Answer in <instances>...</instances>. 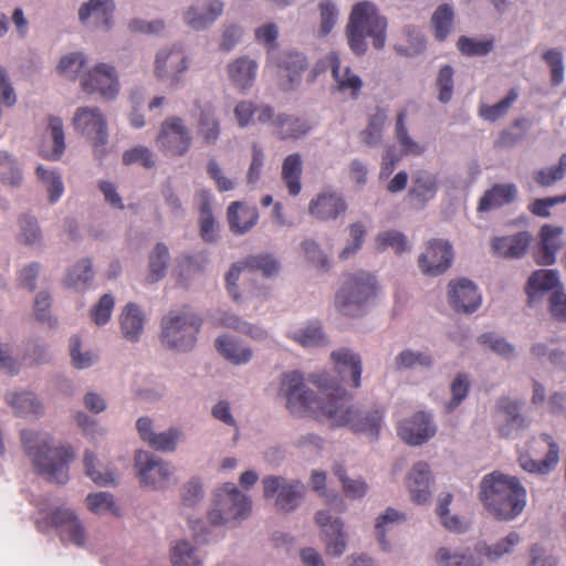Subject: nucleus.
I'll use <instances>...</instances> for the list:
<instances>
[{
  "mask_svg": "<svg viewBox=\"0 0 566 566\" xmlns=\"http://www.w3.org/2000/svg\"><path fill=\"white\" fill-rule=\"evenodd\" d=\"M81 88L86 94H97L104 101H114L120 92L115 66L109 63H96L82 75Z\"/></svg>",
  "mask_w": 566,
  "mask_h": 566,
  "instance_id": "14",
  "label": "nucleus"
},
{
  "mask_svg": "<svg viewBox=\"0 0 566 566\" xmlns=\"http://www.w3.org/2000/svg\"><path fill=\"white\" fill-rule=\"evenodd\" d=\"M308 63L306 56L297 51H284L280 54L277 66L282 77L287 78L285 90H293L302 80V74Z\"/></svg>",
  "mask_w": 566,
  "mask_h": 566,
  "instance_id": "31",
  "label": "nucleus"
},
{
  "mask_svg": "<svg viewBox=\"0 0 566 566\" xmlns=\"http://www.w3.org/2000/svg\"><path fill=\"white\" fill-rule=\"evenodd\" d=\"M83 464L85 469V474L96 484L105 486L109 484H114L117 481V475L114 471L106 470L101 472L96 469L97 457L92 451H85L83 458Z\"/></svg>",
  "mask_w": 566,
  "mask_h": 566,
  "instance_id": "59",
  "label": "nucleus"
},
{
  "mask_svg": "<svg viewBox=\"0 0 566 566\" xmlns=\"http://www.w3.org/2000/svg\"><path fill=\"white\" fill-rule=\"evenodd\" d=\"M478 343L504 359L511 360L517 357L516 348L504 337L492 333H483L478 337Z\"/></svg>",
  "mask_w": 566,
  "mask_h": 566,
  "instance_id": "54",
  "label": "nucleus"
},
{
  "mask_svg": "<svg viewBox=\"0 0 566 566\" xmlns=\"http://www.w3.org/2000/svg\"><path fill=\"white\" fill-rule=\"evenodd\" d=\"M35 523L38 530L42 533H46L50 527H54L64 545L87 548V528L76 512L70 507H57L50 515L38 518Z\"/></svg>",
  "mask_w": 566,
  "mask_h": 566,
  "instance_id": "9",
  "label": "nucleus"
},
{
  "mask_svg": "<svg viewBox=\"0 0 566 566\" xmlns=\"http://www.w3.org/2000/svg\"><path fill=\"white\" fill-rule=\"evenodd\" d=\"M274 126L281 139H297L310 130L306 120L286 114H277L274 119Z\"/></svg>",
  "mask_w": 566,
  "mask_h": 566,
  "instance_id": "48",
  "label": "nucleus"
},
{
  "mask_svg": "<svg viewBox=\"0 0 566 566\" xmlns=\"http://www.w3.org/2000/svg\"><path fill=\"white\" fill-rule=\"evenodd\" d=\"M219 354L233 365H245L253 357L252 349L230 335H221L216 339Z\"/></svg>",
  "mask_w": 566,
  "mask_h": 566,
  "instance_id": "35",
  "label": "nucleus"
},
{
  "mask_svg": "<svg viewBox=\"0 0 566 566\" xmlns=\"http://www.w3.org/2000/svg\"><path fill=\"white\" fill-rule=\"evenodd\" d=\"M313 384L328 398L323 407V418L333 427H346L357 434L377 440L384 423V409L352 402L350 395L325 374L313 376Z\"/></svg>",
  "mask_w": 566,
  "mask_h": 566,
  "instance_id": "1",
  "label": "nucleus"
},
{
  "mask_svg": "<svg viewBox=\"0 0 566 566\" xmlns=\"http://www.w3.org/2000/svg\"><path fill=\"white\" fill-rule=\"evenodd\" d=\"M74 130L85 137L98 156L104 155L108 143V123L105 114L97 106H81L72 118Z\"/></svg>",
  "mask_w": 566,
  "mask_h": 566,
  "instance_id": "12",
  "label": "nucleus"
},
{
  "mask_svg": "<svg viewBox=\"0 0 566 566\" xmlns=\"http://www.w3.org/2000/svg\"><path fill=\"white\" fill-rule=\"evenodd\" d=\"M263 496L280 513L296 511L305 496V485L298 479L270 474L262 479Z\"/></svg>",
  "mask_w": 566,
  "mask_h": 566,
  "instance_id": "10",
  "label": "nucleus"
},
{
  "mask_svg": "<svg viewBox=\"0 0 566 566\" xmlns=\"http://www.w3.org/2000/svg\"><path fill=\"white\" fill-rule=\"evenodd\" d=\"M20 438L25 454L40 475L56 484L69 481V464L75 458L71 446H54L50 433L32 429H23Z\"/></svg>",
  "mask_w": 566,
  "mask_h": 566,
  "instance_id": "2",
  "label": "nucleus"
},
{
  "mask_svg": "<svg viewBox=\"0 0 566 566\" xmlns=\"http://www.w3.org/2000/svg\"><path fill=\"white\" fill-rule=\"evenodd\" d=\"M321 392L324 399L307 388L304 375L300 370L285 371L280 378L277 397L294 416L303 417L311 413L317 418L323 417V407L328 396L322 390Z\"/></svg>",
  "mask_w": 566,
  "mask_h": 566,
  "instance_id": "6",
  "label": "nucleus"
},
{
  "mask_svg": "<svg viewBox=\"0 0 566 566\" xmlns=\"http://www.w3.org/2000/svg\"><path fill=\"white\" fill-rule=\"evenodd\" d=\"M432 474L430 467L424 461L416 462L406 476V486L412 502L426 504L430 501Z\"/></svg>",
  "mask_w": 566,
  "mask_h": 566,
  "instance_id": "26",
  "label": "nucleus"
},
{
  "mask_svg": "<svg viewBox=\"0 0 566 566\" xmlns=\"http://www.w3.org/2000/svg\"><path fill=\"white\" fill-rule=\"evenodd\" d=\"M542 60L551 70L552 85L558 86L564 82V56L559 49H549L542 54Z\"/></svg>",
  "mask_w": 566,
  "mask_h": 566,
  "instance_id": "64",
  "label": "nucleus"
},
{
  "mask_svg": "<svg viewBox=\"0 0 566 566\" xmlns=\"http://www.w3.org/2000/svg\"><path fill=\"white\" fill-rule=\"evenodd\" d=\"M48 128L52 140V149L43 153V157L56 161L62 158L66 148L63 120L57 116H50Z\"/></svg>",
  "mask_w": 566,
  "mask_h": 566,
  "instance_id": "50",
  "label": "nucleus"
},
{
  "mask_svg": "<svg viewBox=\"0 0 566 566\" xmlns=\"http://www.w3.org/2000/svg\"><path fill=\"white\" fill-rule=\"evenodd\" d=\"M114 0H87L77 11L80 22L86 28L109 31L114 24Z\"/></svg>",
  "mask_w": 566,
  "mask_h": 566,
  "instance_id": "22",
  "label": "nucleus"
},
{
  "mask_svg": "<svg viewBox=\"0 0 566 566\" xmlns=\"http://www.w3.org/2000/svg\"><path fill=\"white\" fill-rule=\"evenodd\" d=\"M559 283L558 272L555 270L535 271L528 279L527 296L531 305L535 304L539 295L555 289Z\"/></svg>",
  "mask_w": 566,
  "mask_h": 566,
  "instance_id": "40",
  "label": "nucleus"
},
{
  "mask_svg": "<svg viewBox=\"0 0 566 566\" xmlns=\"http://www.w3.org/2000/svg\"><path fill=\"white\" fill-rule=\"evenodd\" d=\"M563 229L551 224H545L541 229V249L537 254V261L544 265H551L556 261V252L560 249V235Z\"/></svg>",
  "mask_w": 566,
  "mask_h": 566,
  "instance_id": "38",
  "label": "nucleus"
},
{
  "mask_svg": "<svg viewBox=\"0 0 566 566\" xmlns=\"http://www.w3.org/2000/svg\"><path fill=\"white\" fill-rule=\"evenodd\" d=\"M184 432L177 427H170L163 432H155L148 446L160 452H174L182 440Z\"/></svg>",
  "mask_w": 566,
  "mask_h": 566,
  "instance_id": "60",
  "label": "nucleus"
},
{
  "mask_svg": "<svg viewBox=\"0 0 566 566\" xmlns=\"http://www.w3.org/2000/svg\"><path fill=\"white\" fill-rule=\"evenodd\" d=\"M170 254L165 243H157L148 256L147 282L150 284L161 281L167 273Z\"/></svg>",
  "mask_w": 566,
  "mask_h": 566,
  "instance_id": "46",
  "label": "nucleus"
},
{
  "mask_svg": "<svg viewBox=\"0 0 566 566\" xmlns=\"http://www.w3.org/2000/svg\"><path fill=\"white\" fill-rule=\"evenodd\" d=\"M4 401L17 417L36 419L44 413L41 400L33 391L27 389L8 390Z\"/></svg>",
  "mask_w": 566,
  "mask_h": 566,
  "instance_id": "27",
  "label": "nucleus"
},
{
  "mask_svg": "<svg viewBox=\"0 0 566 566\" xmlns=\"http://www.w3.org/2000/svg\"><path fill=\"white\" fill-rule=\"evenodd\" d=\"M376 293V277L366 271H357L345 276L335 294L334 306L343 316L359 317L368 311Z\"/></svg>",
  "mask_w": 566,
  "mask_h": 566,
  "instance_id": "5",
  "label": "nucleus"
},
{
  "mask_svg": "<svg viewBox=\"0 0 566 566\" xmlns=\"http://www.w3.org/2000/svg\"><path fill=\"white\" fill-rule=\"evenodd\" d=\"M24 182V171L15 155L0 149V184L4 187L19 189Z\"/></svg>",
  "mask_w": 566,
  "mask_h": 566,
  "instance_id": "37",
  "label": "nucleus"
},
{
  "mask_svg": "<svg viewBox=\"0 0 566 566\" xmlns=\"http://www.w3.org/2000/svg\"><path fill=\"white\" fill-rule=\"evenodd\" d=\"M197 134L203 145L213 146L218 143L221 125L216 111L211 107L201 109L197 123Z\"/></svg>",
  "mask_w": 566,
  "mask_h": 566,
  "instance_id": "41",
  "label": "nucleus"
},
{
  "mask_svg": "<svg viewBox=\"0 0 566 566\" xmlns=\"http://www.w3.org/2000/svg\"><path fill=\"white\" fill-rule=\"evenodd\" d=\"M17 240L25 247L42 250L45 248L44 235L35 216L22 213L18 218Z\"/></svg>",
  "mask_w": 566,
  "mask_h": 566,
  "instance_id": "32",
  "label": "nucleus"
},
{
  "mask_svg": "<svg viewBox=\"0 0 566 566\" xmlns=\"http://www.w3.org/2000/svg\"><path fill=\"white\" fill-rule=\"evenodd\" d=\"M522 403L503 397L495 405V421L500 434L504 438H514L528 427L527 419L521 412Z\"/></svg>",
  "mask_w": 566,
  "mask_h": 566,
  "instance_id": "18",
  "label": "nucleus"
},
{
  "mask_svg": "<svg viewBox=\"0 0 566 566\" xmlns=\"http://www.w3.org/2000/svg\"><path fill=\"white\" fill-rule=\"evenodd\" d=\"M347 231L348 241L338 254V258L343 261L348 260L358 253L363 248L367 233L365 224L360 221L350 223L347 227Z\"/></svg>",
  "mask_w": 566,
  "mask_h": 566,
  "instance_id": "57",
  "label": "nucleus"
},
{
  "mask_svg": "<svg viewBox=\"0 0 566 566\" xmlns=\"http://www.w3.org/2000/svg\"><path fill=\"white\" fill-rule=\"evenodd\" d=\"M251 513V500L233 483H224L214 493L208 520L214 526L235 525Z\"/></svg>",
  "mask_w": 566,
  "mask_h": 566,
  "instance_id": "8",
  "label": "nucleus"
},
{
  "mask_svg": "<svg viewBox=\"0 0 566 566\" xmlns=\"http://www.w3.org/2000/svg\"><path fill=\"white\" fill-rule=\"evenodd\" d=\"M531 241L528 232L523 231L514 235L494 238L492 241L493 251L502 256L521 258Z\"/></svg>",
  "mask_w": 566,
  "mask_h": 566,
  "instance_id": "39",
  "label": "nucleus"
},
{
  "mask_svg": "<svg viewBox=\"0 0 566 566\" xmlns=\"http://www.w3.org/2000/svg\"><path fill=\"white\" fill-rule=\"evenodd\" d=\"M436 562L439 566H481V562L469 548L441 547L436 554Z\"/></svg>",
  "mask_w": 566,
  "mask_h": 566,
  "instance_id": "47",
  "label": "nucleus"
},
{
  "mask_svg": "<svg viewBox=\"0 0 566 566\" xmlns=\"http://www.w3.org/2000/svg\"><path fill=\"white\" fill-rule=\"evenodd\" d=\"M479 497L488 512L500 521L516 518L526 505V490L518 479L497 471L483 476Z\"/></svg>",
  "mask_w": 566,
  "mask_h": 566,
  "instance_id": "3",
  "label": "nucleus"
},
{
  "mask_svg": "<svg viewBox=\"0 0 566 566\" xmlns=\"http://www.w3.org/2000/svg\"><path fill=\"white\" fill-rule=\"evenodd\" d=\"M258 70V61L248 55L235 57L226 67L229 81L240 92L251 90L256 80Z\"/></svg>",
  "mask_w": 566,
  "mask_h": 566,
  "instance_id": "28",
  "label": "nucleus"
},
{
  "mask_svg": "<svg viewBox=\"0 0 566 566\" xmlns=\"http://www.w3.org/2000/svg\"><path fill=\"white\" fill-rule=\"evenodd\" d=\"M449 303L457 312L471 314L481 305L482 296L476 285L468 279H458L449 282Z\"/></svg>",
  "mask_w": 566,
  "mask_h": 566,
  "instance_id": "23",
  "label": "nucleus"
},
{
  "mask_svg": "<svg viewBox=\"0 0 566 566\" xmlns=\"http://www.w3.org/2000/svg\"><path fill=\"white\" fill-rule=\"evenodd\" d=\"M118 321L122 336L129 343L139 342L147 322L143 308L138 304L129 302L123 307Z\"/></svg>",
  "mask_w": 566,
  "mask_h": 566,
  "instance_id": "30",
  "label": "nucleus"
},
{
  "mask_svg": "<svg viewBox=\"0 0 566 566\" xmlns=\"http://www.w3.org/2000/svg\"><path fill=\"white\" fill-rule=\"evenodd\" d=\"M521 537L516 532L509 533L505 537L493 544L480 543L475 546L476 553L484 556L489 562H496L513 552L518 545Z\"/></svg>",
  "mask_w": 566,
  "mask_h": 566,
  "instance_id": "43",
  "label": "nucleus"
},
{
  "mask_svg": "<svg viewBox=\"0 0 566 566\" xmlns=\"http://www.w3.org/2000/svg\"><path fill=\"white\" fill-rule=\"evenodd\" d=\"M302 158L294 153L289 155L282 165V179L291 196H297L302 190Z\"/></svg>",
  "mask_w": 566,
  "mask_h": 566,
  "instance_id": "49",
  "label": "nucleus"
},
{
  "mask_svg": "<svg viewBox=\"0 0 566 566\" xmlns=\"http://www.w3.org/2000/svg\"><path fill=\"white\" fill-rule=\"evenodd\" d=\"M312 489L321 496L325 497L326 503L332 510L342 513L346 510L344 500L336 493L326 489V474L322 471H313L311 474Z\"/></svg>",
  "mask_w": 566,
  "mask_h": 566,
  "instance_id": "58",
  "label": "nucleus"
},
{
  "mask_svg": "<svg viewBox=\"0 0 566 566\" xmlns=\"http://www.w3.org/2000/svg\"><path fill=\"white\" fill-rule=\"evenodd\" d=\"M387 19L380 14L374 2L356 3L346 27L349 49L358 56L364 55L368 49L366 39H370L376 50H382L387 40Z\"/></svg>",
  "mask_w": 566,
  "mask_h": 566,
  "instance_id": "4",
  "label": "nucleus"
},
{
  "mask_svg": "<svg viewBox=\"0 0 566 566\" xmlns=\"http://www.w3.org/2000/svg\"><path fill=\"white\" fill-rule=\"evenodd\" d=\"M453 258V248L449 241L432 239L427 242L424 251L419 255L418 266L424 275L438 276L452 265Z\"/></svg>",
  "mask_w": 566,
  "mask_h": 566,
  "instance_id": "17",
  "label": "nucleus"
},
{
  "mask_svg": "<svg viewBox=\"0 0 566 566\" xmlns=\"http://www.w3.org/2000/svg\"><path fill=\"white\" fill-rule=\"evenodd\" d=\"M347 209L345 197L332 189L321 191L308 203L310 216L323 222L337 220L346 213Z\"/></svg>",
  "mask_w": 566,
  "mask_h": 566,
  "instance_id": "21",
  "label": "nucleus"
},
{
  "mask_svg": "<svg viewBox=\"0 0 566 566\" xmlns=\"http://www.w3.org/2000/svg\"><path fill=\"white\" fill-rule=\"evenodd\" d=\"M538 440L548 447V451L542 461L532 459L528 454H521L518 463L521 468L533 474L546 475L552 472L559 461V447L548 433H542Z\"/></svg>",
  "mask_w": 566,
  "mask_h": 566,
  "instance_id": "29",
  "label": "nucleus"
},
{
  "mask_svg": "<svg viewBox=\"0 0 566 566\" xmlns=\"http://www.w3.org/2000/svg\"><path fill=\"white\" fill-rule=\"evenodd\" d=\"M315 522L322 530L326 554L340 557L347 547V536L340 517H333L328 511L322 510L315 514Z\"/></svg>",
  "mask_w": 566,
  "mask_h": 566,
  "instance_id": "20",
  "label": "nucleus"
},
{
  "mask_svg": "<svg viewBox=\"0 0 566 566\" xmlns=\"http://www.w3.org/2000/svg\"><path fill=\"white\" fill-rule=\"evenodd\" d=\"M201 328V318L188 311H169L160 321L159 339L164 348L176 353H189Z\"/></svg>",
  "mask_w": 566,
  "mask_h": 566,
  "instance_id": "7",
  "label": "nucleus"
},
{
  "mask_svg": "<svg viewBox=\"0 0 566 566\" xmlns=\"http://www.w3.org/2000/svg\"><path fill=\"white\" fill-rule=\"evenodd\" d=\"M223 11L222 0H197L184 10L182 20L188 28L200 32L212 27Z\"/></svg>",
  "mask_w": 566,
  "mask_h": 566,
  "instance_id": "19",
  "label": "nucleus"
},
{
  "mask_svg": "<svg viewBox=\"0 0 566 566\" xmlns=\"http://www.w3.org/2000/svg\"><path fill=\"white\" fill-rule=\"evenodd\" d=\"M86 63L87 57L83 52H69L61 56L56 65V71L62 77L76 81Z\"/></svg>",
  "mask_w": 566,
  "mask_h": 566,
  "instance_id": "52",
  "label": "nucleus"
},
{
  "mask_svg": "<svg viewBox=\"0 0 566 566\" xmlns=\"http://www.w3.org/2000/svg\"><path fill=\"white\" fill-rule=\"evenodd\" d=\"M517 196V187L514 184H495L481 197L478 210L481 212L501 208L512 203Z\"/></svg>",
  "mask_w": 566,
  "mask_h": 566,
  "instance_id": "33",
  "label": "nucleus"
},
{
  "mask_svg": "<svg viewBox=\"0 0 566 566\" xmlns=\"http://www.w3.org/2000/svg\"><path fill=\"white\" fill-rule=\"evenodd\" d=\"M437 190V177L430 172L420 171L415 176L410 193L421 203H426L434 198Z\"/></svg>",
  "mask_w": 566,
  "mask_h": 566,
  "instance_id": "53",
  "label": "nucleus"
},
{
  "mask_svg": "<svg viewBox=\"0 0 566 566\" xmlns=\"http://www.w3.org/2000/svg\"><path fill=\"white\" fill-rule=\"evenodd\" d=\"M454 11L450 4L443 3L439 6L432 14L431 23L434 35L439 41L448 38L452 30Z\"/></svg>",
  "mask_w": 566,
  "mask_h": 566,
  "instance_id": "56",
  "label": "nucleus"
},
{
  "mask_svg": "<svg viewBox=\"0 0 566 566\" xmlns=\"http://www.w3.org/2000/svg\"><path fill=\"white\" fill-rule=\"evenodd\" d=\"M259 219L258 210L240 201L232 202L228 208L230 230L235 234H243L253 228Z\"/></svg>",
  "mask_w": 566,
  "mask_h": 566,
  "instance_id": "34",
  "label": "nucleus"
},
{
  "mask_svg": "<svg viewBox=\"0 0 566 566\" xmlns=\"http://www.w3.org/2000/svg\"><path fill=\"white\" fill-rule=\"evenodd\" d=\"M289 337L304 348H315L328 344L322 326L318 323H308L289 332Z\"/></svg>",
  "mask_w": 566,
  "mask_h": 566,
  "instance_id": "44",
  "label": "nucleus"
},
{
  "mask_svg": "<svg viewBox=\"0 0 566 566\" xmlns=\"http://www.w3.org/2000/svg\"><path fill=\"white\" fill-rule=\"evenodd\" d=\"M326 62L334 78V91L356 98L363 87L361 78L348 65H344L337 52H331Z\"/></svg>",
  "mask_w": 566,
  "mask_h": 566,
  "instance_id": "24",
  "label": "nucleus"
},
{
  "mask_svg": "<svg viewBox=\"0 0 566 566\" xmlns=\"http://www.w3.org/2000/svg\"><path fill=\"white\" fill-rule=\"evenodd\" d=\"M436 433V426L431 415L419 411L409 419L400 422L398 434L411 446H420L428 441Z\"/></svg>",
  "mask_w": 566,
  "mask_h": 566,
  "instance_id": "25",
  "label": "nucleus"
},
{
  "mask_svg": "<svg viewBox=\"0 0 566 566\" xmlns=\"http://www.w3.org/2000/svg\"><path fill=\"white\" fill-rule=\"evenodd\" d=\"M433 363L434 359L428 350L405 348L395 356L392 367L396 371L401 373L413 369H430Z\"/></svg>",
  "mask_w": 566,
  "mask_h": 566,
  "instance_id": "36",
  "label": "nucleus"
},
{
  "mask_svg": "<svg viewBox=\"0 0 566 566\" xmlns=\"http://www.w3.org/2000/svg\"><path fill=\"white\" fill-rule=\"evenodd\" d=\"M35 176L42 188L48 193V200L51 205L56 203L64 193V182L62 175L57 169H49L43 165H38Z\"/></svg>",
  "mask_w": 566,
  "mask_h": 566,
  "instance_id": "42",
  "label": "nucleus"
},
{
  "mask_svg": "<svg viewBox=\"0 0 566 566\" xmlns=\"http://www.w3.org/2000/svg\"><path fill=\"white\" fill-rule=\"evenodd\" d=\"M190 67V59L179 44L159 49L154 60V76L169 90L184 86V76Z\"/></svg>",
  "mask_w": 566,
  "mask_h": 566,
  "instance_id": "11",
  "label": "nucleus"
},
{
  "mask_svg": "<svg viewBox=\"0 0 566 566\" xmlns=\"http://www.w3.org/2000/svg\"><path fill=\"white\" fill-rule=\"evenodd\" d=\"M172 566H202L196 548L187 539L174 542L170 548Z\"/></svg>",
  "mask_w": 566,
  "mask_h": 566,
  "instance_id": "51",
  "label": "nucleus"
},
{
  "mask_svg": "<svg viewBox=\"0 0 566 566\" xmlns=\"http://www.w3.org/2000/svg\"><path fill=\"white\" fill-rule=\"evenodd\" d=\"M134 462L142 486L159 491L170 484L175 468L168 461L149 451L138 450L135 453Z\"/></svg>",
  "mask_w": 566,
  "mask_h": 566,
  "instance_id": "13",
  "label": "nucleus"
},
{
  "mask_svg": "<svg viewBox=\"0 0 566 566\" xmlns=\"http://www.w3.org/2000/svg\"><path fill=\"white\" fill-rule=\"evenodd\" d=\"M245 266L260 271L264 276L271 277L280 272V262L270 253L250 255L245 260Z\"/></svg>",
  "mask_w": 566,
  "mask_h": 566,
  "instance_id": "62",
  "label": "nucleus"
},
{
  "mask_svg": "<svg viewBox=\"0 0 566 566\" xmlns=\"http://www.w3.org/2000/svg\"><path fill=\"white\" fill-rule=\"evenodd\" d=\"M406 111L400 112L397 115L396 122V138L401 147V151L405 155L420 156L424 153V147L418 142L411 138L406 127Z\"/></svg>",
  "mask_w": 566,
  "mask_h": 566,
  "instance_id": "55",
  "label": "nucleus"
},
{
  "mask_svg": "<svg viewBox=\"0 0 566 566\" xmlns=\"http://www.w3.org/2000/svg\"><path fill=\"white\" fill-rule=\"evenodd\" d=\"M566 176V153L559 157L558 164L537 170L534 180L542 187H551Z\"/></svg>",
  "mask_w": 566,
  "mask_h": 566,
  "instance_id": "63",
  "label": "nucleus"
},
{
  "mask_svg": "<svg viewBox=\"0 0 566 566\" xmlns=\"http://www.w3.org/2000/svg\"><path fill=\"white\" fill-rule=\"evenodd\" d=\"M70 356L72 365L76 369H87L92 367L98 359L96 353L91 349L83 350L81 338L77 335H73L70 338Z\"/></svg>",
  "mask_w": 566,
  "mask_h": 566,
  "instance_id": "61",
  "label": "nucleus"
},
{
  "mask_svg": "<svg viewBox=\"0 0 566 566\" xmlns=\"http://www.w3.org/2000/svg\"><path fill=\"white\" fill-rule=\"evenodd\" d=\"M156 144L166 155L182 157L191 148V132L181 117L170 116L161 123Z\"/></svg>",
  "mask_w": 566,
  "mask_h": 566,
  "instance_id": "15",
  "label": "nucleus"
},
{
  "mask_svg": "<svg viewBox=\"0 0 566 566\" xmlns=\"http://www.w3.org/2000/svg\"><path fill=\"white\" fill-rule=\"evenodd\" d=\"M94 279V271L90 259H82L72 265L64 279V285L77 292L88 289Z\"/></svg>",
  "mask_w": 566,
  "mask_h": 566,
  "instance_id": "45",
  "label": "nucleus"
},
{
  "mask_svg": "<svg viewBox=\"0 0 566 566\" xmlns=\"http://www.w3.org/2000/svg\"><path fill=\"white\" fill-rule=\"evenodd\" d=\"M331 359L334 363L337 376H332L325 371L313 373L310 380L313 382V376L325 374L334 381H337L343 388V384L353 386L354 388L360 387L363 366L360 357L348 348H339L331 353Z\"/></svg>",
  "mask_w": 566,
  "mask_h": 566,
  "instance_id": "16",
  "label": "nucleus"
}]
</instances>
